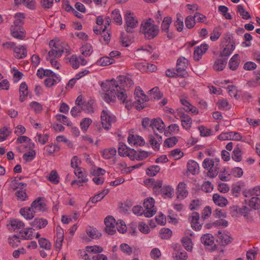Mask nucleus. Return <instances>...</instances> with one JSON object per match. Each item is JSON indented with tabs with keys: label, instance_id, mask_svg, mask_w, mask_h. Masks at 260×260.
<instances>
[{
	"label": "nucleus",
	"instance_id": "2f4dec72",
	"mask_svg": "<svg viewBox=\"0 0 260 260\" xmlns=\"http://www.w3.org/2000/svg\"><path fill=\"white\" fill-rule=\"evenodd\" d=\"M19 101L21 102H23L27 96V85L25 82H22L20 85L19 88Z\"/></svg>",
	"mask_w": 260,
	"mask_h": 260
},
{
	"label": "nucleus",
	"instance_id": "69168bd1",
	"mask_svg": "<svg viewBox=\"0 0 260 260\" xmlns=\"http://www.w3.org/2000/svg\"><path fill=\"white\" fill-rule=\"evenodd\" d=\"M56 118L58 121L62 123L64 125H67L68 126L72 125V122L69 120L68 118L64 115L57 114L56 115Z\"/></svg>",
	"mask_w": 260,
	"mask_h": 260
},
{
	"label": "nucleus",
	"instance_id": "3c124183",
	"mask_svg": "<svg viewBox=\"0 0 260 260\" xmlns=\"http://www.w3.org/2000/svg\"><path fill=\"white\" fill-rule=\"evenodd\" d=\"M174 25L178 31H181L183 28V17L180 14H177V20Z\"/></svg>",
	"mask_w": 260,
	"mask_h": 260
},
{
	"label": "nucleus",
	"instance_id": "e433bc0d",
	"mask_svg": "<svg viewBox=\"0 0 260 260\" xmlns=\"http://www.w3.org/2000/svg\"><path fill=\"white\" fill-rule=\"evenodd\" d=\"M181 242L183 246L187 251H192L193 244L190 238L187 236L184 237L182 239Z\"/></svg>",
	"mask_w": 260,
	"mask_h": 260
},
{
	"label": "nucleus",
	"instance_id": "13d9d810",
	"mask_svg": "<svg viewBox=\"0 0 260 260\" xmlns=\"http://www.w3.org/2000/svg\"><path fill=\"white\" fill-rule=\"evenodd\" d=\"M116 220L111 215L107 216L104 219L106 228H115Z\"/></svg>",
	"mask_w": 260,
	"mask_h": 260
},
{
	"label": "nucleus",
	"instance_id": "393cba45",
	"mask_svg": "<svg viewBox=\"0 0 260 260\" xmlns=\"http://www.w3.org/2000/svg\"><path fill=\"white\" fill-rule=\"evenodd\" d=\"M227 63V58H220L217 59L213 64V68L214 70L216 71H222Z\"/></svg>",
	"mask_w": 260,
	"mask_h": 260
},
{
	"label": "nucleus",
	"instance_id": "f03ea898",
	"mask_svg": "<svg viewBox=\"0 0 260 260\" xmlns=\"http://www.w3.org/2000/svg\"><path fill=\"white\" fill-rule=\"evenodd\" d=\"M15 234L12 237L9 238V243L13 247H17L20 242V239H31L35 236L39 238V233H34V229H15Z\"/></svg>",
	"mask_w": 260,
	"mask_h": 260
},
{
	"label": "nucleus",
	"instance_id": "1a4fd4ad",
	"mask_svg": "<svg viewBox=\"0 0 260 260\" xmlns=\"http://www.w3.org/2000/svg\"><path fill=\"white\" fill-rule=\"evenodd\" d=\"M188 65L187 60L184 57H179L177 61L176 72L178 77H185L187 75L186 69Z\"/></svg>",
	"mask_w": 260,
	"mask_h": 260
},
{
	"label": "nucleus",
	"instance_id": "58836bf2",
	"mask_svg": "<svg viewBox=\"0 0 260 260\" xmlns=\"http://www.w3.org/2000/svg\"><path fill=\"white\" fill-rule=\"evenodd\" d=\"M48 224V221L45 219L35 218L31 223L32 226L36 228H44Z\"/></svg>",
	"mask_w": 260,
	"mask_h": 260
},
{
	"label": "nucleus",
	"instance_id": "338daca9",
	"mask_svg": "<svg viewBox=\"0 0 260 260\" xmlns=\"http://www.w3.org/2000/svg\"><path fill=\"white\" fill-rule=\"evenodd\" d=\"M238 12L242 17L243 19H248L251 18V16L249 13L244 10L243 7L241 5L237 6Z\"/></svg>",
	"mask_w": 260,
	"mask_h": 260
},
{
	"label": "nucleus",
	"instance_id": "7ed1b4c3",
	"mask_svg": "<svg viewBox=\"0 0 260 260\" xmlns=\"http://www.w3.org/2000/svg\"><path fill=\"white\" fill-rule=\"evenodd\" d=\"M152 20L149 18L142 23L140 27V32L142 33L145 38L151 40L154 38L158 34V26L152 22Z\"/></svg>",
	"mask_w": 260,
	"mask_h": 260
},
{
	"label": "nucleus",
	"instance_id": "a211bd4d",
	"mask_svg": "<svg viewBox=\"0 0 260 260\" xmlns=\"http://www.w3.org/2000/svg\"><path fill=\"white\" fill-rule=\"evenodd\" d=\"M42 198L39 197L35 201H34L31 204V207L33 210L36 211H43L45 210L46 204L41 202Z\"/></svg>",
	"mask_w": 260,
	"mask_h": 260
},
{
	"label": "nucleus",
	"instance_id": "774afa93",
	"mask_svg": "<svg viewBox=\"0 0 260 260\" xmlns=\"http://www.w3.org/2000/svg\"><path fill=\"white\" fill-rule=\"evenodd\" d=\"M217 105L218 108L227 110L230 109V106L226 99H222L218 101Z\"/></svg>",
	"mask_w": 260,
	"mask_h": 260
},
{
	"label": "nucleus",
	"instance_id": "39448f33",
	"mask_svg": "<svg viewBox=\"0 0 260 260\" xmlns=\"http://www.w3.org/2000/svg\"><path fill=\"white\" fill-rule=\"evenodd\" d=\"M215 240L217 243L222 246H225L230 244L233 240L230 234L222 230H219L215 234Z\"/></svg>",
	"mask_w": 260,
	"mask_h": 260
},
{
	"label": "nucleus",
	"instance_id": "412c9836",
	"mask_svg": "<svg viewBox=\"0 0 260 260\" xmlns=\"http://www.w3.org/2000/svg\"><path fill=\"white\" fill-rule=\"evenodd\" d=\"M219 170V160L215 159L213 162L208 172V176L210 178H213L218 174Z\"/></svg>",
	"mask_w": 260,
	"mask_h": 260
},
{
	"label": "nucleus",
	"instance_id": "dca6fc26",
	"mask_svg": "<svg viewBox=\"0 0 260 260\" xmlns=\"http://www.w3.org/2000/svg\"><path fill=\"white\" fill-rule=\"evenodd\" d=\"M165 124L160 118H154L151 120L150 127L155 132V129H157L160 133H162L165 128Z\"/></svg>",
	"mask_w": 260,
	"mask_h": 260
},
{
	"label": "nucleus",
	"instance_id": "aec40b11",
	"mask_svg": "<svg viewBox=\"0 0 260 260\" xmlns=\"http://www.w3.org/2000/svg\"><path fill=\"white\" fill-rule=\"evenodd\" d=\"M64 238V232L62 229H58L56 233V240L55 247L56 250L59 251L62 246V243Z\"/></svg>",
	"mask_w": 260,
	"mask_h": 260
},
{
	"label": "nucleus",
	"instance_id": "c756f323",
	"mask_svg": "<svg viewBox=\"0 0 260 260\" xmlns=\"http://www.w3.org/2000/svg\"><path fill=\"white\" fill-rule=\"evenodd\" d=\"M20 213L26 219H32L35 215V211L31 207L22 208L20 210Z\"/></svg>",
	"mask_w": 260,
	"mask_h": 260
},
{
	"label": "nucleus",
	"instance_id": "9d476101",
	"mask_svg": "<svg viewBox=\"0 0 260 260\" xmlns=\"http://www.w3.org/2000/svg\"><path fill=\"white\" fill-rule=\"evenodd\" d=\"M126 24L127 27L126 30L128 32H132V28L136 27L138 25V20L134 14L130 11H126L125 14Z\"/></svg>",
	"mask_w": 260,
	"mask_h": 260
},
{
	"label": "nucleus",
	"instance_id": "a878e982",
	"mask_svg": "<svg viewBox=\"0 0 260 260\" xmlns=\"http://www.w3.org/2000/svg\"><path fill=\"white\" fill-rule=\"evenodd\" d=\"M11 31L12 36L15 38L22 40L25 37L23 29L22 28L11 26Z\"/></svg>",
	"mask_w": 260,
	"mask_h": 260
},
{
	"label": "nucleus",
	"instance_id": "2eb2a0df",
	"mask_svg": "<svg viewBox=\"0 0 260 260\" xmlns=\"http://www.w3.org/2000/svg\"><path fill=\"white\" fill-rule=\"evenodd\" d=\"M208 49V45L206 44H202L200 46L195 47L193 52L194 59L199 61Z\"/></svg>",
	"mask_w": 260,
	"mask_h": 260
},
{
	"label": "nucleus",
	"instance_id": "09e8293b",
	"mask_svg": "<svg viewBox=\"0 0 260 260\" xmlns=\"http://www.w3.org/2000/svg\"><path fill=\"white\" fill-rule=\"evenodd\" d=\"M159 235L161 239H168L172 236V232L170 229H161Z\"/></svg>",
	"mask_w": 260,
	"mask_h": 260
},
{
	"label": "nucleus",
	"instance_id": "5fc2aeb1",
	"mask_svg": "<svg viewBox=\"0 0 260 260\" xmlns=\"http://www.w3.org/2000/svg\"><path fill=\"white\" fill-rule=\"evenodd\" d=\"M11 133V129L7 127H4L0 129V142L5 140Z\"/></svg>",
	"mask_w": 260,
	"mask_h": 260
},
{
	"label": "nucleus",
	"instance_id": "7c9ffc66",
	"mask_svg": "<svg viewBox=\"0 0 260 260\" xmlns=\"http://www.w3.org/2000/svg\"><path fill=\"white\" fill-rule=\"evenodd\" d=\"M14 24L12 26L21 28L23 24V20L25 18L24 14L22 13H16L14 16Z\"/></svg>",
	"mask_w": 260,
	"mask_h": 260
},
{
	"label": "nucleus",
	"instance_id": "6e6552de",
	"mask_svg": "<svg viewBox=\"0 0 260 260\" xmlns=\"http://www.w3.org/2000/svg\"><path fill=\"white\" fill-rule=\"evenodd\" d=\"M135 95L136 100L138 102V105L136 106V107L137 110L140 111L145 107L144 103L148 101L149 98L144 94L143 91L140 87H136Z\"/></svg>",
	"mask_w": 260,
	"mask_h": 260
},
{
	"label": "nucleus",
	"instance_id": "603ef678",
	"mask_svg": "<svg viewBox=\"0 0 260 260\" xmlns=\"http://www.w3.org/2000/svg\"><path fill=\"white\" fill-rule=\"evenodd\" d=\"M150 96L151 99L158 100L162 96V94L160 93L158 87H155L149 90Z\"/></svg>",
	"mask_w": 260,
	"mask_h": 260
},
{
	"label": "nucleus",
	"instance_id": "c85d7f7f",
	"mask_svg": "<svg viewBox=\"0 0 260 260\" xmlns=\"http://www.w3.org/2000/svg\"><path fill=\"white\" fill-rule=\"evenodd\" d=\"M240 62L239 55L238 54L234 55L230 59L229 66L231 70L235 71L237 69Z\"/></svg>",
	"mask_w": 260,
	"mask_h": 260
},
{
	"label": "nucleus",
	"instance_id": "8fccbe9b",
	"mask_svg": "<svg viewBox=\"0 0 260 260\" xmlns=\"http://www.w3.org/2000/svg\"><path fill=\"white\" fill-rule=\"evenodd\" d=\"M87 107L76 105L72 108L70 112L71 114L73 116L76 117L78 116V115L82 111L87 110Z\"/></svg>",
	"mask_w": 260,
	"mask_h": 260
},
{
	"label": "nucleus",
	"instance_id": "5701e85b",
	"mask_svg": "<svg viewBox=\"0 0 260 260\" xmlns=\"http://www.w3.org/2000/svg\"><path fill=\"white\" fill-rule=\"evenodd\" d=\"M27 55L26 48L24 46H19L16 47L14 50V55L18 59H22L25 58Z\"/></svg>",
	"mask_w": 260,
	"mask_h": 260
},
{
	"label": "nucleus",
	"instance_id": "c03bdc74",
	"mask_svg": "<svg viewBox=\"0 0 260 260\" xmlns=\"http://www.w3.org/2000/svg\"><path fill=\"white\" fill-rule=\"evenodd\" d=\"M232 158L235 161L239 162L242 160V151L241 148L237 146L234 149L232 154Z\"/></svg>",
	"mask_w": 260,
	"mask_h": 260
},
{
	"label": "nucleus",
	"instance_id": "680f3d73",
	"mask_svg": "<svg viewBox=\"0 0 260 260\" xmlns=\"http://www.w3.org/2000/svg\"><path fill=\"white\" fill-rule=\"evenodd\" d=\"M160 191L163 195L168 198H171L174 193V189L170 186H164Z\"/></svg>",
	"mask_w": 260,
	"mask_h": 260
},
{
	"label": "nucleus",
	"instance_id": "0e129e2a",
	"mask_svg": "<svg viewBox=\"0 0 260 260\" xmlns=\"http://www.w3.org/2000/svg\"><path fill=\"white\" fill-rule=\"evenodd\" d=\"M86 233H87V234L91 239L99 238L102 236L101 233L99 232L96 230V229H90V230L87 231Z\"/></svg>",
	"mask_w": 260,
	"mask_h": 260
},
{
	"label": "nucleus",
	"instance_id": "a19ab883",
	"mask_svg": "<svg viewBox=\"0 0 260 260\" xmlns=\"http://www.w3.org/2000/svg\"><path fill=\"white\" fill-rule=\"evenodd\" d=\"M221 35V28L220 26L215 27L210 34V39L212 41L217 40Z\"/></svg>",
	"mask_w": 260,
	"mask_h": 260
},
{
	"label": "nucleus",
	"instance_id": "4be33fe9",
	"mask_svg": "<svg viewBox=\"0 0 260 260\" xmlns=\"http://www.w3.org/2000/svg\"><path fill=\"white\" fill-rule=\"evenodd\" d=\"M188 195L186 189V185L184 182H180L177 187V197L179 199H183Z\"/></svg>",
	"mask_w": 260,
	"mask_h": 260
},
{
	"label": "nucleus",
	"instance_id": "e2e57ef3",
	"mask_svg": "<svg viewBox=\"0 0 260 260\" xmlns=\"http://www.w3.org/2000/svg\"><path fill=\"white\" fill-rule=\"evenodd\" d=\"M185 24L187 28L191 29L194 27L196 24V20L193 16H188L185 19Z\"/></svg>",
	"mask_w": 260,
	"mask_h": 260
},
{
	"label": "nucleus",
	"instance_id": "37998d69",
	"mask_svg": "<svg viewBox=\"0 0 260 260\" xmlns=\"http://www.w3.org/2000/svg\"><path fill=\"white\" fill-rule=\"evenodd\" d=\"M172 22V18L170 17H165L161 26V29L162 31L166 33L169 32L170 25Z\"/></svg>",
	"mask_w": 260,
	"mask_h": 260
},
{
	"label": "nucleus",
	"instance_id": "4d7b16f0",
	"mask_svg": "<svg viewBox=\"0 0 260 260\" xmlns=\"http://www.w3.org/2000/svg\"><path fill=\"white\" fill-rule=\"evenodd\" d=\"M49 135L46 134H37L36 137L35 138V141L40 143V144L44 145L48 140Z\"/></svg>",
	"mask_w": 260,
	"mask_h": 260
},
{
	"label": "nucleus",
	"instance_id": "ea45409f",
	"mask_svg": "<svg viewBox=\"0 0 260 260\" xmlns=\"http://www.w3.org/2000/svg\"><path fill=\"white\" fill-rule=\"evenodd\" d=\"M114 62V60L107 56H104L100 58L97 61V64L100 66H106L110 64H111Z\"/></svg>",
	"mask_w": 260,
	"mask_h": 260
},
{
	"label": "nucleus",
	"instance_id": "6e6d98bb",
	"mask_svg": "<svg viewBox=\"0 0 260 260\" xmlns=\"http://www.w3.org/2000/svg\"><path fill=\"white\" fill-rule=\"evenodd\" d=\"M111 17L115 23L119 25L122 24V17L118 10H114L112 13Z\"/></svg>",
	"mask_w": 260,
	"mask_h": 260
},
{
	"label": "nucleus",
	"instance_id": "6ab92c4d",
	"mask_svg": "<svg viewBox=\"0 0 260 260\" xmlns=\"http://www.w3.org/2000/svg\"><path fill=\"white\" fill-rule=\"evenodd\" d=\"M235 49V46L233 43H229L220 52V57L226 58L231 54Z\"/></svg>",
	"mask_w": 260,
	"mask_h": 260
},
{
	"label": "nucleus",
	"instance_id": "49530a36",
	"mask_svg": "<svg viewBox=\"0 0 260 260\" xmlns=\"http://www.w3.org/2000/svg\"><path fill=\"white\" fill-rule=\"evenodd\" d=\"M117 168L123 174L128 173L133 170L131 168L127 167V165L124 161L118 162L117 165Z\"/></svg>",
	"mask_w": 260,
	"mask_h": 260
},
{
	"label": "nucleus",
	"instance_id": "ddd939ff",
	"mask_svg": "<svg viewBox=\"0 0 260 260\" xmlns=\"http://www.w3.org/2000/svg\"><path fill=\"white\" fill-rule=\"evenodd\" d=\"M148 139L149 143L153 149L155 150H158L162 142L161 137L154 132V135H149Z\"/></svg>",
	"mask_w": 260,
	"mask_h": 260
},
{
	"label": "nucleus",
	"instance_id": "de8ad7c7",
	"mask_svg": "<svg viewBox=\"0 0 260 260\" xmlns=\"http://www.w3.org/2000/svg\"><path fill=\"white\" fill-rule=\"evenodd\" d=\"M85 250L87 252L100 253L103 251V248L98 245L87 246L85 247Z\"/></svg>",
	"mask_w": 260,
	"mask_h": 260
},
{
	"label": "nucleus",
	"instance_id": "0eeeda50",
	"mask_svg": "<svg viewBox=\"0 0 260 260\" xmlns=\"http://www.w3.org/2000/svg\"><path fill=\"white\" fill-rule=\"evenodd\" d=\"M154 200L151 197L145 199L144 201L143 205L145 208L144 214L146 217H151L156 212V210L154 208Z\"/></svg>",
	"mask_w": 260,
	"mask_h": 260
},
{
	"label": "nucleus",
	"instance_id": "b1692460",
	"mask_svg": "<svg viewBox=\"0 0 260 260\" xmlns=\"http://www.w3.org/2000/svg\"><path fill=\"white\" fill-rule=\"evenodd\" d=\"M16 5H23L27 8L30 10H35L36 7L35 0H14Z\"/></svg>",
	"mask_w": 260,
	"mask_h": 260
},
{
	"label": "nucleus",
	"instance_id": "72a5a7b5",
	"mask_svg": "<svg viewBox=\"0 0 260 260\" xmlns=\"http://www.w3.org/2000/svg\"><path fill=\"white\" fill-rule=\"evenodd\" d=\"M106 29L107 26L105 25L104 28L102 29V34L99 38V40L102 44H108L110 41L111 37L110 34L106 31Z\"/></svg>",
	"mask_w": 260,
	"mask_h": 260
},
{
	"label": "nucleus",
	"instance_id": "9b49d317",
	"mask_svg": "<svg viewBox=\"0 0 260 260\" xmlns=\"http://www.w3.org/2000/svg\"><path fill=\"white\" fill-rule=\"evenodd\" d=\"M201 242L211 251H213L217 249V246L214 244V237L210 234H206L201 238Z\"/></svg>",
	"mask_w": 260,
	"mask_h": 260
},
{
	"label": "nucleus",
	"instance_id": "20e7f679",
	"mask_svg": "<svg viewBox=\"0 0 260 260\" xmlns=\"http://www.w3.org/2000/svg\"><path fill=\"white\" fill-rule=\"evenodd\" d=\"M49 45L51 49L48 53L47 59H55L62 55L64 50L63 48L60 47V44L59 41L55 42L54 40H51Z\"/></svg>",
	"mask_w": 260,
	"mask_h": 260
},
{
	"label": "nucleus",
	"instance_id": "4c0bfd02",
	"mask_svg": "<svg viewBox=\"0 0 260 260\" xmlns=\"http://www.w3.org/2000/svg\"><path fill=\"white\" fill-rule=\"evenodd\" d=\"M54 76L53 77H47L45 80V84L47 87H51L60 81L59 76L56 74H54Z\"/></svg>",
	"mask_w": 260,
	"mask_h": 260
},
{
	"label": "nucleus",
	"instance_id": "c9c22d12",
	"mask_svg": "<svg viewBox=\"0 0 260 260\" xmlns=\"http://www.w3.org/2000/svg\"><path fill=\"white\" fill-rule=\"evenodd\" d=\"M245 202L248 204L249 207L254 210L260 208L259 201L257 196H253L251 197L249 200L248 203L247 202V200H245Z\"/></svg>",
	"mask_w": 260,
	"mask_h": 260
},
{
	"label": "nucleus",
	"instance_id": "473e14b6",
	"mask_svg": "<svg viewBox=\"0 0 260 260\" xmlns=\"http://www.w3.org/2000/svg\"><path fill=\"white\" fill-rule=\"evenodd\" d=\"M187 170L193 175L198 173L199 170L198 164L194 160H189L187 163Z\"/></svg>",
	"mask_w": 260,
	"mask_h": 260
},
{
	"label": "nucleus",
	"instance_id": "bb28decb",
	"mask_svg": "<svg viewBox=\"0 0 260 260\" xmlns=\"http://www.w3.org/2000/svg\"><path fill=\"white\" fill-rule=\"evenodd\" d=\"M75 175L82 182H86L88 181L87 174L85 170L82 168H78L74 171Z\"/></svg>",
	"mask_w": 260,
	"mask_h": 260
},
{
	"label": "nucleus",
	"instance_id": "79ce46f5",
	"mask_svg": "<svg viewBox=\"0 0 260 260\" xmlns=\"http://www.w3.org/2000/svg\"><path fill=\"white\" fill-rule=\"evenodd\" d=\"M39 244L41 248L46 250H50L52 247L51 242L47 239L44 238L39 239Z\"/></svg>",
	"mask_w": 260,
	"mask_h": 260
},
{
	"label": "nucleus",
	"instance_id": "cd10ccee",
	"mask_svg": "<svg viewBox=\"0 0 260 260\" xmlns=\"http://www.w3.org/2000/svg\"><path fill=\"white\" fill-rule=\"evenodd\" d=\"M213 201L216 205L220 207H224L228 204L226 199L218 193H214L213 195Z\"/></svg>",
	"mask_w": 260,
	"mask_h": 260
},
{
	"label": "nucleus",
	"instance_id": "bf43d9fd",
	"mask_svg": "<svg viewBox=\"0 0 260 260\" xmlns=\"http://www.w3.org/2000/svg\"><path fill=\"white\" fill-rule=\"evenodd\" d=\"M160 167L157 165H154L148 168L146 170V173L150 176H155L160 170Z\"/></svg>",
	"mask_w": 260,
	"mask_h": 260
},
{
	"label": "nucleus",
	"instance_id": "a18cd8bd",
	"mask_svg": "<svg viewBox=\"0 0 260 260\" xmlns=\"http://www.w3.org/2000/svg\"><path fill=\"white\" fill-rule=\"evenodd\" d=\"M250 210L246 206H243L240 208L239 214L243 216L248 222H251L252 218L249 216Z\"/></svg>",
	"mask_w": 260,
	"mask_h": 260
},
{
	"label": "nucleus",
	"instance_id": "f8f14e48",
	"mask_svg": "<svg viewBox=\"0 0 260 260\" xmlns=\"http://www.w3.org/2000/svg\"><path fill=\"white\" fill-rule=\"evenodd\" d=\"M191 228H200L204 224L203 219L200 217V214L197 212H192L188 217Z\"/></svg>",
	"mask_w": 260,
	"mask_h": 260
},
{
	"label": "nucleus",
	"instance_id": "052dcab7",
	"mask_svg": "<svg viewBox=\"0 0 260 260\" xmlns=\"http://www.w3.org/2000/svg\"><path fill=\"white\" fill-rule=\"evenodd\" d=\"M92 122V120L89 118H83L80 122V127L81 129L84 132H86Z\"/></svg>",
	"mask_w": 260,
	"mask_h": 260
},
{
	"label": "nucleus",
	"instance_id": "423d86ee",
	"mask_svg": "<svg viewBox=\"0 0 260 260\" xmlns=\"http://www.w3.org/2000/svg\"><path fill=\"white\" fill-rule=\"evenodd\" d=\"M101 118L103 126L106 129H110L111 127L112 123L115 122L116 121L115 116L107 109L103 110Z\"/></svg>",
	"mask_w": 260,
	"mask_h": 260
},
{
	"label": "nucleus",
	"instance_id": "f257e3e1",
	"mask_svg": "<svg viewBox=\"0 0 260 260\" xmlns=\"http://www.w3.org/2000/svg\"><path fill=\"white\" fill-rule=\"evenodd\" d=\"M133 85L131 79L125 76H119L117 80H107L101 84V87L105 92L102 96L103 99L107 103H114L117 96L123 103H126L125 107L127 108L128 106V100L125 91Z\"/></svg>",
	"mask_w": 260,
	"mask_h": 260
},
{
	"label": "nucleus",
	"instance_id": "864d4df0",
	"mask_svg": "<svg viewBox=\"0 0 260 260\" xmlns=\"http://www.w3.org/2000/svg\"><path fill=\"white\" fill-rule=\"evenodd\" d=\"M80 51L83 55L88 56L90 55L92 52V46L89 44H86L82 46L80 49Z\"/></svg>",
	"mask_w": 260,
	"mask_h": 260
},
{
	"label": "nucleus",
	"instance_id": "f704fd0d",
	"mask_svg": "<svg viewBox=\"0 0 260 260\" xmlns=\"http://www.w3.org/2000/svg\"><path fill=\"white\" fill-rule=\"evenodd\" d=\"M116 150L115 148L105 149L102 151L103 157L107 159L112 158L116 155Z\"/></svg>",
	"mask_w": 260,
	"mask_h": 260
},
{
	"label": "nucleus",
	"instance_id": "f3484780",
	"mask_svg": "<svg viewBox=\"0 0 260 260\" xmlns=\"http://www.w3.org/2000/svg\"><path fill=\"white\" fill-rule=\"evenodd\" d=\"M180 102L182 105L184 106L183 109L187 112H191L192 114H197L198 113L199 111L198 109L190 104L189 102L185 99H181Z\"/></svg>",
	"mask_w": 260,
	"mask_h": 260
},
{
	"label": "nucleus",
	"instance_id": "4468645a",
	"mask_svg": "<svg viewBox=\"0 0 260 260\" xmlns=\"http://www.w3.org/2000/svg\"><path fill=\"white\" fill-rule=\"evenodd\" d=\"M182 126L186 129H189L191 127L192 120L190 116L184 112H179L178 113Z\"/></svg>",
	"mask_w": 260,
	"mask_h": 260
}]
</instances>
